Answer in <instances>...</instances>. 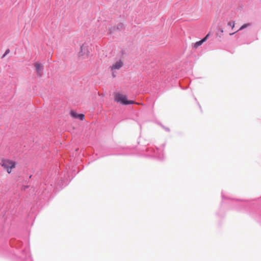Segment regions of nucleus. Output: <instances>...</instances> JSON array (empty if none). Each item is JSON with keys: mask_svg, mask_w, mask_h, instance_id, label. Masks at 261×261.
Instances as JSON below:
<instances>
[{"mask_svg": "<svg viewBox=\"0 0 261 261\" xmlns=\"http://www.w3.org/2000/svg\"><path fill=\"white\" fill-rule=\"evenodd\" d=\"M1 165L7 170L8 173H10L12 171L11 170L15 168L16 163L12 160L3 159Z\"/></svg>", "mask_w": 261, "mask_h": 261, "instance_id": "obj_1", "label": "nucleus"}, {"mask_svg": "<svg viewBox=\"0 0 261 261\" xmlns=\"http://www.w3.org/2000/svg\"><path fill=\"white\" fill-rule=\"evenodd\" d=\"M114 98L116 101L120 102L124 105L133 104L135 103V101L133 100H128L126 95L120 93L116 94Z\"/></svg>", "mask_w": 261, "mask_h": 261, "instance_id": "obj_2", "label": "nucleus"}, {"mask_svg": "<svg viewBox=\"0 0 261 261\" xmlns=\"http://www.w3.org/2000/svg\"><path fill=\"white\" fill-rule=\"evenodd\" d=\"M122 65L123 63L120 60L116 62L115 64L111 66V68L112 70L119 69L122 66Z\"/></svg>", "mask_w": 261, "mask_h": 261, "instance_id": "obj_3", "label": "nucleus"}, {"mask_svg": "<svg viewBox=\"0 0 261 261\" xmlns=\"http://www.w3.org/2000/svg\"><path fill=\"white\" fill-rule=\"evenodd\" d=\"M71 115L72 117L75 118H79L81 120H83L84 118V115L81 114H77L75 112L73 111L71 112Z\"/></svg>", "mask_w": 261, "mask_h": 261, "instance_id": "obj_4", "label": "nucleus"}, {"mask_svg": "<svg viewBox=\"0 0 261 261\" xmlns=\"http://www.w3.org/2000/svg\"><path fill=\"white\" fill-rule=\"evenodd\" d=\"M37 72L40 74V72L42 69V66L39 62H36L34 64Z\"/></svg>", "mask_w": 261, "mask_h": 261, "instance_id": "obj_5", "label": "nucleus"}, {"mask_svg": "<svg viewBox=\"0 0 261 261\" xmlns=\"http://www.w3.org/2000/svg\"><path fill=\"white\" fill-rule=\"evenodd\" d=\"M250 25V24L249 23H246V24H243L240 29L239 30L237 31L236 32H233V33H230L229 35H233L234 34H235L236 32H237L238 31H240V30H242L248 27H249Z\"/></svg>", "mask_w": 261, "mask_h": 261, "instance_id": "obj_6", "label": "nucleus"}, {"mask_svg": "<svg viewBox=\"0 0 261 261\" xmlns=\"http://www.w3.org/2000/svg\"><path fill=\"white\" fill-rule=\"evenodd\" d=\"M203 42L202 41V40H200L199 41L196 42L194 45V47L195 48H197L199 46L201 45Z\"/></svg>", "mask_w": 261, "mask_h": 261, "instance_id": "obj_7", "label": "nucleus"}, {"mask_svg": "<svg viewBox=\"0 0 261 261\" xmlns=\"http://www.w3.org/2000/svg\"><path fill=\"white\" fill-rule=\"evenodd\" d=\"M228 25L230 26L232 29L234 27L235 25V22L234 21H230L228 22Z\"/></svg>", "mask_w": 261, "mask_h": 261, "instance_id": "obj_8", "label": "nucleus"}, {"mask_svg": "<svg viewBox=\"0 0 261 261\" xmlns=\"http://www.w3.org/2000/svg\"><path fill=\"white\" fill-rule=\"evenodd\" d=\"M210 34H207L201 40L203 42H205L209 37Z\"/></svg>", "mask_w": 261, "mask_h": 261, "instance_id": "obj_9", "label": "nucleus"}, {"mask_svg": "<svg viewBox=\"0 0 261 261\" xmlns=\"http://www.w3.org/2000/svg\"><path fill=\"white\" fill-rule=\"evenodd\" d=\"M9 51H10L9 49H7V50L6 51V52H5V54L3 55V57H4L6 55H7L8 54H9Z\"/></svg>", "mask_w": 261, "mask_h": 261, "instance_id": "obj_10", "label": "nucleus"}, {"mask_svg": "<svg viewBox=\"0 0 261 261\" xmlns=\"http://www.w3.org/2000/svg\"><path fill=\"white\" fill-rule=\"evenodd\" d=\"M134 103H136L137 105H143V104L142 103H138V102H135Z\"/></svg>", "mask_w": 261, "mask_h": 261, "instance_id": "obj_11", "label": "nucleus"}, {"mask_svg": "<svg viewBox=\"0 0 261 261\" xmlns=\"http://www.w3.org/2000/svg\"><path fill=\"white\" fill-rule=\"evenodd\" d=\"M220 32L221 33V34H223V30L222 29H221L220 30Z\"/></svg>", "mask_w": 261, "mask_h": 261, "instance_id": "obj_12", "label": "nucleus"}]
</instances>
